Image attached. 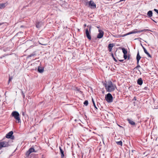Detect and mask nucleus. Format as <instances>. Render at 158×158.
I'll return each instance as SVG.
<instances>
[{"mask_svg":"<svg viewBox=\"0 0 158 158\" xmlns=\"http://www.w3.org/2000/svg\"><path fill=\"white\" fill-rule=\"evenodd\" d=\"M103 85L104 86L106 91L109 92H111L114 91L116 88L115 85L113 84L112 82L110 81H109L106 83H104Z\"/></svg>","mask_w":158,"mask_h":158,"instance_id":"f257e3e1","label":"nucleus"},{"mask_svg":"<svg viewBox=\"0 0 158 158\" xmlns=\"http://www.w3.org/2000/svg\"><path fill=\"white\" fill-rule=\"evenodd\" d=\"M11 115L15 119L16 123H19L21 122L20 114L18 112L16 111H14L12 112Z\"/></svg>","mask_w":158,"mask_h":158,"instance_id":"f03ea898","label":"nucleus"},{"mask_svg":"<svg viewBox=\"0 0 158 158\" xmlns=\"http://www.w3.org/2000/svg\"><path fill=\"white\" fill-rule=\"evenodd\" d=\"M137 29H135L133 31H131L130 32H129L128 33H127L126 34H125L124 35H120V36H119V37H124L125 36H126L127 35H129L130 34H135V33H140L141 32H143V31H142V30H139L138 31H137Z\"/></svg>","mask_w":158,"mask_h":158,"instance_id":"7ed1b4c3","label":"nucleus"},{"mask_svg":"<svg viewBox=\"0 0 158 158\" xmlns=\"http://www.w3.org/2000/svg\"><path fill=\"white\" fill-rule=\"evenodd\" d=\"M10 141L0 142V150L2 148L7 147L10 146L9 144Z\"/></svg>","mask_w":158,"mask_h":158,"instance_id":"20e7f679","label":"nucleus"},{"mask_svg":"<svg viewBox=\"0 0 158 158\" xmlns=\"http://www.w3.org/2000/svg\"><path fill=\"white\" fill-rule=\"evenodd\" d=\"M87 27H89V30L88 28H87L85 29L86 35L88 39L89 40H91V38L90 35V31L91 29V27L90 25H88Z\"/></svg>","mask_w":158,"mask_h":158,"instance_id":"39448f33","label":"nucleus"},{"mask_svg":"<svg viewBox=\"0 0 158 158\" xmlns=\"http://www.w3.org/2000/svg\"><path fill=\"white\" fill-rule=\"evenodd\" d=\"M105 98L106 101L108 103L113 102V96L110 93H108L106 95Z\"/></svg>","mask_w":158,"mask_h":158,"instance_id":"423d86ee","label":"nucleus"},{"mask_svg":"<svg viewBox=\"0 0 158 158\" xmlns=\"http://www.w3.org/2000/svg\"><path fill=\"white\" fill-rule=\"evenodd\" d=\"M89 5V6L92 9H94L96 8V5L93 0H90L89 2H86V5Z\"/></svg>","mask_w":158,"mask_h":158,"instance_id":"0eeeda50","label":"nucleus"},{"mask_svg":"<svg viewBox=\"0 0 158 158\" xmlns=\"http://www.w3.org/2000/svg\"><path fill=\"white\" fill-rule=\"evenodd\" d=\"M13 131H11L6 135L5 137L7 138L10 139H15V137L13 135Z\"/></svg>","mask_w":158,"mask_h":158,"instance_id":"6e6552de","label":"nucleus"},{"mask_svg":"<svg viewBox=\"0 0 158 158\" xmlns=\"http://www.w3.org/2000/svg\"><path fill=\"white\" fill-rule=\"evenodd\" d=\"M36 152L34 148L32 147L31 148H30L28 151H27L25 155L27 157H28L29 156V155L32 152Z\"/></svg>","mask_w":158,"mask_h":158,"instance_id":"1a4fd4ad","label":"nucleus"},{"mask_svg":"<svg viewBox=\"0 0 158 158\" xmlns=\"http://www.w3.org/2000/svg\"><path fill=\"white\" fill-rule=\"evenodd\" d=\"M98 31L99 33L98 34L97 37L98 38L101 39L102 38L103 36L104 32L100 29L98 30Z\"/></svg>","mask_w":158,"mask_h":158,"instance_id":"9d476101","label":"nucleus"},{"mask_svg":"<svg viewBox=\"0 0 158 158\" xmlns=\"http://www.w3.org/2000/svg\"><path fill=\"white\" fill-rule=\"evenodd\" d=\"M142 48L143 49V51L145 53V54H146L148 57L152 58V56L151 55L147 52V50L145 49V48L143 46H142Z\"/></svg>","mask_w":158,"mask_h":158,"instance_id":"9b49d317","label":"nucleus"},{"mask_svg":"<svg viewBox=\"0 0 158 158\" xmlns=\"http://www.w3.org/2000/svg\"><path fill=\"white\" fill-rule=\"evenodd\" d=\"M127 120L128 121L129 123L131 125L133 126H135V123L131 119L127 118Z\"/></svg>","mask_w":158,"mask_h":158,"instance_id":"f8f14e48","label":"nucleus"},{"mask_svg":"<svg viewBox=\"0 0 158 158\" xmlns=\"http://www.w3.org/2000/svg\"><path fill=\"white\" fill-rule=\"evenodd\" d=\"M143 83V81L141 78H139L137 81V83L139 85H141Z\"/></svg>","mask_w":158,"mask_h":158,"instance_id":"ddd939ff","label":"nucleus"},{"mask_svg":"<svg viewBox=\"0 0 158 158\" xmlns=\"http://www.w3.org/2000/svg\"><path fill=\"white\" fill-rule=\"evenodd\" d=\"M141 57L139 55V51H138L136 56V60L137 62L139 63L140 60V59Z\"/></svg>","mask_w":158,"mask_h":158,"instance_id":"4468645a","label":"nucleus"},{"mask_svg":"<svg viewBox=\"0 0 158 158\" xmlns=\"http://www.w3.org/2000/svg\"><path fill=\"white\" fill-rule=\"evenodd\" d=\"M114 46V44H110L108 46V48L109 49V52H111L113 47Z\"/></svg>","mask_w":158,"mask_h":158,"instance_id":"2eb2a0df","label":"nucleus"},{"mask_svg":"<svg viewBox=\"0 0 158 158\" xmlns=\"http://www.w3.org/2000/svg\"><path fill=\"white\" fill-rule=\"evenodd\" d=\"M60 152L61 154V158H63L64 156V151L60 147H59Z\"/></svg>","mask_w":158,"mask_h":158,"instance_id":"dca6fc26","label":"nucleus"},{"mask_svg":"<svg viewBox=\"0 0 158 158\" xmlns=\"http://www.w3.org/2000/svg\"><path fill=\"white\" fill-rule=\"evenodd\" d=\"M6 3H2L0 4V9H3L5 8L6 5Z\"/></svg>","mask_w":158,"mask_h":158,"instance_id":"f3484780","label":"nucleus"},{"mask_svg":"<svg viewBox=\"0 0 158 158\" xmlns=\"http://www.w3.org/2000/svg\"><path fill=\"white\" fill-rule=\"evenodd\" d=\"M152 10H149L147 13V15L149 17H151L152 16Z\"/></svg>","mask_w":158,"mask_h":158,"instance_id":"a211bd4d","label":"nucleus"},{"mask_svg":"<svg viewBox=\"0 0 158 158\" xmlns=\"http://www.w3.org/2000/svg\"><path fill=\"white\" fill-rule=\"evenodd\" d=\"M123 52V54H127V50L125 48H121Z\"/></svg>","mask_w":158,"mask_h":158,"instance_id":"6ab92c4d","label":"nucleus"},{"mask_svg":"<svg viewBox=\"0 0 158 158\" xmlns=\"http://www.w3.org/2000/svg\"><path fill=\"white\" fill-rule=\"evenodd\" d=\"M35 52H34L32 53V54H31L30 55H28L27 57V58H30V57L33 56H35Z\"/></svg>","mask_w":158,"mask_h":158,"instance_id":"aec40b11","label":"nucleus"},{"mask_svg":"<svg viewBox=\"0 0 158 158\" xmlns=\"http://www.w3.org/2000/svg\"><path fill=\"white\" fill-rule=\"evenodd\" d=\"M116 143L118 145H120L121 146H122L123 143L121 141H117L116 142Z\"/></svg>","mask_w":158,"mask_h":158,"instance_id":"412c9836","label":"nucleus"},{"mask_svg":"<svg viewBox=\"0 0 158 158\" xmlns=\"http://www.w3.org/2000/svg\"><path fill=\"white\" fill-rule=\"evenodd\" d=\"M13 78V77L12 76H10V75H9V80L8 81V84L10 83V82L11 81Z\"/></svg>","mask_w":158,"mask_h":158,"instance_id":"4be33fe9","label":"nucleus"},{"mask_svg":"<svg viewBox=\"0 0 158 158\" xmlns=\"http://www.w3.org/2000/svg\"><path fill=\"white\" fill-rule=\"evenodd\" d=\"M92 102L93 103V105L94 106L95 108L96 109H97L98 108H97V107H96L95 104V102H94V101L93 99V98H92Z\"/></svg>","mask_w":158,"mask_h":158,"instance_id":"5701e85b","label":"nucleus"},{"mask_svg":"<svg viewBox=\"0 0 158 158\" xmlns=\"http://www.w3.org/2000/svg\"><path fill=\"white\" fill-rule=\"evenodd\" d=\"M84 104L85 106H87L88 104V102L87 100H85L84 102Z\"/></svg>","mask_w":158,"mask_h":158,"instance_id":"b1692460","label":"nucleus"},{"mask_svg":"<svg viewBox=\"0 0 158 158\" xmlns=\"http://www.w3.org/2000/svg\"><path fill=\"white\" fill-rule=\"evenodd\" d=\"M111 55L112 56V57L113 58L114 60V61H115V62H117V60L115 58V57H114V55L113 53H112L111 54Z\"/></svg>","mask_w":158,"mask_h":158,"instance_id":"393cba45","label":"nucleus"},{"mask_svg":"<svg viewBox=\"0 0 158 158\" xmlns=\"http://www.w3.org/2000/svg\"><path fill=\"white\" fill-rule=\"evenodd\" d=\"M36 27L37 28H39L40 27V22H38L36 24Z\"/></svg>","mask_w":158,"mask_h":158,"instance_id":"a878e982","label":"nucleus"},{"mask_svg":"<svg viewBox=\"0 0 158 158\" xmlns=\"http://www.w3.org/2000/svg\"><path fill=\"white\" fill-rule=\"evenodd\" d=\"M137 66L136 67H135L134 69H137V68H140V66L139 65V63H138V62H137Z\"/></svg>","mask_w":158,"mask_h":158,"instance_id":"bb28decb","label":"nucleus"},{"mask_svg":"<svg viewBox=\"0 0 158 158\" xmlns=\"http://www.w3.org/2000/svg\"><path fill=\"white\" fill-rule=\"evenodd\" d=\"M76 90L78 92L81 94L82 93V92L80 90V89H77V88L76 89Z\"/></svg>","mask_w":158,"mask_h":158,"instance_id":"cd10ccee","label":"nucleus"},{"mask_svg":"<svg viewBox=\"0 0 158 158\" xmlns=\"http://www.w3.org/2000/svg\"><path fill=\"white\" fill-rule=\"evenodd\" d=\"M123 58H124V59H126L127 58V54H124Z\"/></svg>","mask_w":158,"mask_h":158,"instance_id":"c85d7f7f","label":"nucleus"},{"mask_svg":"<svg viewBox=\"0 0 158 158\" xmlns=\"http://www.w3.org/2000/svg\"><path fill=\"white\" fill-rule=\"evenodd\" d=\"M44 71V69L43 68H41V69H40V73H43Z\"/></svg>","mask_w":158,"mask_h":158,"instance_id":"c756f323","label":"nucleus"},{"mask_svg":"<svg viewBox=\"0 0 158 158\" xmlns=\"http://www.w3.org/2000/svg\"><path fill=\"white\" fill-rule=\"evenodd\" d=\"M21 94H22V96H23V98H24V97H25V95H24V94L23 93V92L22 91H21Z\"/></svg>","mask_w":158,"mask_h":158,"instance_id":"7c9ffc66","label":"nucleus"},{"mask_svg":"<svg viewBox=\"0 0 158 158\" xmlns=\"http://www.w3.org/2000/svg\"><path fill=\"white\" fill-rule=\"evenodd\" d=\"M142 31H152L150 30H148V29H143V30H142Z\"/></svg>","mask_w":158,"mask_h":158,"instance_id":"2f4dec72","label":"nucleus"},{"mask_svg":"<svg viewBox=\"0 0 158 158\" xmlns=\"http://www.w3.org/2000/svg\"><path fill=\"white\" fill-rule=\"evenodd\" d=\"M37 71H38L39 73H40V66H39L38 67V68H37Z\"/></svg>","mask_w":158,"mask_h":158,"instance_id":"473e14b6","label":"nucleus"},{"mask_svg":"<svg viewBox=\"0 0 158 158\" xmlns=\"http://www.w3.org/2000/svg\"><path fill=\"white\" fill-rule=\"evenodd\" d=\"M144 89H145V90H147V89H148V87H145L144 88Z\"/></svg>","mask_w":158,"mask_h":158,"instance_id":"72a5a7b5","label":"nucleus"},{"mask_svg":"<svg viewBox=\"0 0 158 158\" xmlns=\"http://www.w3.org/2000/svg\"><path fill=\"white\" fill-rule=\"evenodd\" d=\"M154 11H155L156 12L158 10L156 9H154Z\"/></svg>","mask_w":158,"mask_h":158,"instance_id":"f704fd0d","label":"nucleus"},{"mask_svg":"<svg viewBox=\"0 0 158 158\" xmlns=\"http://www.w3.org/2000/svg\"><path fill=\"white\" fill-rule=\"evenodd\" d=\"M128 60H129L130 59V56L129 55L128 56H127V58Z\"/></svg>","mask_w":158,"mask_h":158,"instance_id":"c9c22d12","label":"nucleus"},{"mask_svg":"<svg viewBox=\"0 0 158 158\" xmlns=\"http://www.w3.org/2000/svg\"><path fill=\"white\" fill-rule=\"evenodd\" d=\"M124 60H119V61L120 62H123Z\"/></svg>","mask_w":158,"mask_h":158,"instance_id":"e433bc0d","label":"nucleus"},{"mask_svg":"<svg viewBox=\"0 0 158 158\" xmlns=\"http://www.w3.org/2000/svg\"><path fill=\"white\" fill-rule=\"evenodd\" d=\"M22 115L23 116H25V113L24 112H22Z\"/></svg>","mask_w":158,"mask_h":158,"instance_id":"4c0bfd02","label":"nucleus"},{"mask_svg":"<svg viewBox=\"0 0 158 158\" xmlns=\"http://www.w3.org/2000/svg\"><path fill=\"white\" fill-rule=\"evenodd\" d=\"M136 39L140 40V39H142L140 38L139 37V38H138L137 39H135V40H136Z\"/></svg>","mask_w":158,"mask_h":158,"instance_id":"58836bf2","label":"nucleus"},{"mask_svg":"<svg viewBox=\"0 0 158 158\" xmlns=\"http://www.w3.org/2000/svg\"><path fill=\"white\" fill-rule=\"evenodd\" d=\"M134 100H136V98L135 97H134Z\"/></svg>","mask_w":158,"mask_h":158,"instance_id":"ea45409f","label":"nucleus"},{"mask_svg":"<svg viewBox=\"0 0 158 158\" xmlns=\"http://www.w3.org/2000/svg\"><path fill=\"white\" fill-rule=\"evenodd\" d=\"M4 56H2L0 57V58L2 59L3 57H4Z\"/></svg>","mask_w":158,"mask_h":158,"instance_id":"a19ab883","label":"nucleus"},{"mask_svg":"<svg viewBox=\"0 0 158 158\" xmlns=\"http://www.w3.org/2000/svg\"><path fill=\"white\" fill-rule=\"evenodd\" d=\"M40 44H41V45H46V44H41V43H40Z\"/></svg>","mask_w":158,"mask_h":158,"instance_id":"79ce46f5","label":"nucleus"},{"mask_svg":"<svg viewBox=\"0 0 158 158\" xmlns=\"http://www.w3.org/2000/svg\"><path fill=\"white\" fill-rule=\"evenodd\" d=\"M152 19V21H153L154 22H155V23H157V22H156V21H154V20H153V19Z\"/></svg>","mask_w":158,"mask_h":158,"instance_id":"37998d69","label":"nucleus"},{"mask_svg":"<svg viewBox=\"0 0 158 158\" xmlns=\"http://www.w3.org/2000/svg\"><path fill=\"white\" fill-rule=\"evenodd\" d=\"M113 36H114V37H118V36H116V35H115V36L114 35Z\"/></svg>","mask_w":158,"mask_h":158,"instance_id":"c03bdc74","label":"nucleus"},{"mask_svg":"<svg viewBox=\"0 0 158 158\" xmlns=\"http://www.w3.org/2000/svg\"><path fill=\"white\" fill-rule=\"evenodd\" d=\"M84 27H85L86 26V24H85L84 25Z\"/></svg>","mask_w":158,"mask_h":158,"instance_id":"a18cd8bd","label":"nucleus"},{"mask_svg":"<svg viewBox=\"0 0 158 158\" xmlns=\"http://www.w3.org/2000/svg\"><path fill=\"white\" fill-rule=\"evenodd\" d=\"M27 6H24V8H26V7Z\"/></svg>","mask_w":158,"mask_h":158,"instance_id":"49530a36","label":"nucleus"},{"mask_svg":"<svg viewBox=\"0 0 158 158\" xmlns=\"http://www.w3.org/2000/svg\"><path fill=\"white\" fill-rule=\"evenodd\" d=\"M97 28H99V27H97Z\"/></svg>","mask_w":158,"mask_h":158,"instance_id":"de8ad7c7","label":"nucleus"},{"mask_svg":"<svg viewBox=\"0 0 158 158\" xmlns=\"http://www.w3.org/2000/svg\"><path fill=\"white\" fill-rule=\"evenodd\" d=\"M158 14V10L156 12Z\"/></svg>","mask_w":158,"mask_h":158,"instance_id":"09e8293b","label":"nucleus"},{"mask_svg":"<svg viewBox=\"0 0 158 158\" xmlns=\"http://www.w3.org/2000/svg\"><path fill=\"white\" fill-rule=\"evenodd\" d=\"M141 46H142H142H143L142 45V44H141Z\"/></svg>","mask_w":158,"mask_h":158,"instance_id":"8fccbe9b","label":"nucleus"},{"mask_svg":"<svg viewBox=\"0 0 158 158\" xmlns=\"http://www.w3.org/2000/svg\"><path fill=\"white\" fill-rule=\"evenodd\" d=\"M4 139V138L3 139H2V140H3Z\"/></svg>","mask_w":158,"mask_h":158,"instance_id":"3c124183","label":"nucleus"},{"mask_svg":"<svg viewBox=\"0 0 158 158\" xmlns=\"http://www.w3.org/2000/svg\"><path fill=\"white\" fill-rule=\"evenodd\" d=\"M145 41V42H146V43H147V42L146 41Z\"/></svg>","mask_w":158,"mask_h":158,"instance_id":"603ef678","label":"nucleus"}]
</instances>
